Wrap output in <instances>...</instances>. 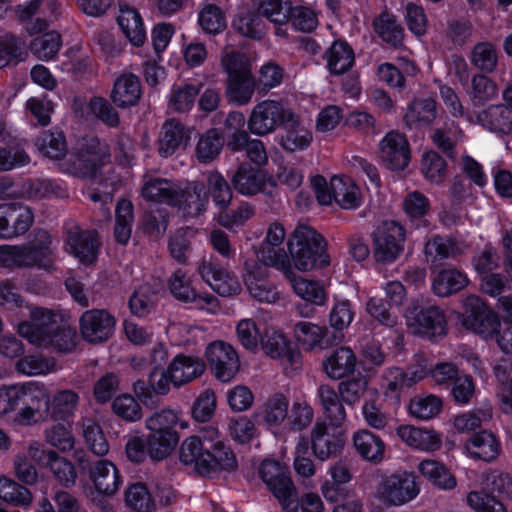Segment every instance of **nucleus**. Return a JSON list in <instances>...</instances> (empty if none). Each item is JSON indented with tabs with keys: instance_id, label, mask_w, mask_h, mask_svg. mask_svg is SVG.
I'll list each match as a JSON object with an SVG mask.
<instances>
[{
	"instance_id": "nucleus-63",
	"label": "nucleus",
	"mask_w": 512,
	"mask_h": 512,
	"mask_svg": "<svg viewBox=\"0 0 512 512\" xmlns=\"http://www.w3.org/2000/svg\"><path fill=\"white\" fill-rule=\"evenodd\" d=\"M45 441L60 450L61 452H67L74 448L75 437L71 430L69 423H58L52 425L44 432Z\"/></svg>"
},
{
	"instance_id": "nucleus-15",
	"label": "nucleus",
	"mask_w": 512,
	"mask_h": 512,
	"mask_svg": "<svg viewBox=\"0 0 512 512\" xmlns=\"http://www.w3.org/2000/svg\"><path fill=\"white\" fill-rule=\"evenodd\" d=\"M285 278L289 282L294 294L305 302V305L297 307L301 316L309 317L314 312L310 307L324 306L326 304L327 293L322 281L303 277L296 274L294 270L289 272Z\"/></svg>"
},
{
	"instance_id": "nucleus-60",
	"label": "nucleus",
	"mask_w": 512,
	"mask_h": 512,
	"mask_svg": "<svg viewBox=\"0 0 512 512\" xmlns=\"http://www.w3.org/2000/svg\"><path fill=\"white\" fill-rule=\"evenodd\" d=\"M126 504L137 512H151L156 507V498L145 484L131 485L125 494Z\"/></svg>"
},
{
	"instance_id": "nucleus-35",
	"label": "nucleus",
	"mask_w": 512,
	"mask_h": 512,
	"mask_svg": "<svg viewBox=\"0 0 512 512\" xmlns=\"http://www.w3.org/2000/svg\"><path fill=\"white\" fill-rule=\"evenodd\" d=\"M289 399L282 393H275L263 402L255 412L259 422L271 427H279L288 417Z\"/></svg>"
},
{
	"instance_id": "nucleus-6",
	"label": "nucleus",
	"mask_w": 512,
	"mask_h": 512,
	"mask_svg": "<svg viewBox=\"0 0 512 512\" xmlns=\"http://www.w3.org/2000/svg\"><path fill=\"white\" fill-rule=\"evenodd\" d=\"M180 461L191 466L198 474L207 476L219 470L236 467V457L231 449L219 450V455L206 447L199 436L183 440L179 449Z\"/></svg>"
},
{
	"instance_id": "nucleus-21",
	"label": "nucleus",
	"mask_w": 512,
	"mask_h": 512,
	"mask_svg": "<svg viewBox=\"0 0 512 512\" xmlns=\"http://www.w3.org/2000/svg\"><path fill=\"white\" fill-rule=\"evenodd\" d=\"M313 142V132L299 115L291 111L282 124L279 145L288 153L302 152Z\"/></svg>"
},
{
	"instance_id": "nucleus-13",
	"label": "nucleus",
	"mask_w": 512,
	"mask_h": 512,
	"mask_svg": "<svg viewBox=\"0 0 512 512\" xmlns=\"http://www.w3.org/2000/svg\"><path fill=\"white\" fill-rule=\"evenodd\" d=\"M205 357L212 374L221 382L232 381L240 371L238 352L228 342L216 340L209 343L205 349Z\"/></svg>"
},
{
	"instance_id": "nucleus-19",
	"label": "nucleus",
	"mask_w": 512,
	"mask_h": 512,
	"mask_svg": "<svg viewBox=\"0 0 512 512\" xmlns=\"http://www.w3.org/2000/svg\"><path fill=\"white\" fill-rule=\"evenodd\" d=\"M406 319L409 330L415 335L432 339L446 334V318L437 307L411 311L406 315Z\"/></svg>"
},
{
	"instance_id": "nucleus-5",
	"label": "nucleus",
	"mask_w": 512,
	"mask_h": 512,
	"mask_svg": "<svg viewBox=\"0 0 512 512\" xmlns=\"http://www.w3.org/2000/svg\"><path fill=\"white\" fill-rule=\"evenodd\" d=\"M464 313L459 316L461 324L483 338L496 335V341L504 353L512 352V328L498 332L500 320L497 314L485 305L476 295L467 296L463 300Z\"/></svg>"
},
{
	"instance_id": "nucleus-57",
	"label": "nucleus",
	"mask_w": 512,
	"mask_h": 512,
	"mask_svg": "<svg viewBox=\"0 0 512 512\" xmlns=\"http://www.w3.org/2000/svg\"><path fill=\"white\" fill-rule=\"evenodd\" d=\"M255 90V79L252 74L228 79L227 97L230 101L238 104H247Z\"/></svg>"
},
{
	"instance_id": "nucleus-50",
	"label": "nucleus",
	"mask_w": 512,
	"mask_h": 512,
	"mask_svg": "<svg viewBox=\"0 0 512 512\" xmlns=\"http://www.w3.org/2000/svg\"><path fill=\"white\" fill-rule=\"evenodd\" d=\"M443 409V401L434 394H419L410 399L409 415L417 420L427 421L438 416Z\"/></svg>"
},
{
	"instance_id": "nucleus-9",
	"label": "nucleus",
	"mask_w": 512,
	"mask_h": 512,
	"mask_svg": "<svg viewBox=\"0 0 512 512\" xmlns=\"http://www.w3.org/2000/svg\"><path fill=\"white\" fill-rule=\"evenodd\" d=\"M419 492L416 476L412 472L397 471L381 477L374 495L386 505L400 506L415 499Z\"/></svg>"
},
{
	"instance_id": "nucleus-17",
	"label": "nucleus",
	"mask_w": 512,
	"mask_h": 512,
	"mask_svg": "<svg viewBox=\"0 0 512 512\" xmlns=\"http://www.w3.org/2000/svg\"><path fill=\"white\" fill-rule=\"evenodd\" d=\"M345 444V430L342 424L317 422L311 431V445L314 455L324 461L337 454Z\"/></svg>"
},
{
	"instance_id": "nucleus-56",
	"label": "nucleus",
	"mask_w": 512,
	"mask_h": 512,
	"mask_svg": "<svg viewBox=\"0 0 512 512\" xmlns=\"http://www.w3.org/2000/svg\"><path fill=\"white\" fill-rule=\"evenodd\" d=\"M373 25L376 33L387 44L394 47L402 44L404 31L394 15L384 12L374 20Z\"/></svg>"
},
{
	"instance_id": "nucleus-4",
	"label": "nucleus",
	"mask_w": 512,
	"mask_h": 512,
	"mask_svg": "<svg viewBox=\"0 0 512 512\" xmlns=\"http://www.w3.org/2000/svg\"><path fill=\"white\" fill-rule=\"evenodd\" d=\"M149 431L147 448L150 456L155 460L166 458L179 442L176 427L187 429L188 421L181 410L163 408L145 420Z\"/></svg>"
},
{
	"instance_id": "nucleus-37",
	"label": "nucleus",
	"mask_w": 512,
	"mask_h": 512,
	"mask_svg": "<svg viewBox=\"0 0 512 512\" xmlns=\"http://www.w3.org/2000/svg\"><path fill=\"white\" fill-rule=\"evenodd\" d=\"M237 192L245 196H253L264 192L270 180L258 169L242 164L232 178Z\"/></svg>"
},
{
	"instance_id": "nucleus-8",
	"label": "nucleus",
	"mask_w": 512,
	"mask_h": 512,
	"mask_svg": "<svg viewBox=\"0 0 512 512\" xmlns=\"http://www.w3.org/2000/svg\"><path fill=\"white\" fill-rule=\"evenodd\" d=\"M315 197L321 205L335 201L342 209H356L362 203V194L355 181L346 175H334L329 183L321 175L310 180Z\"/></svg>"
},
{
	"instance_id": "nucleus-31",
	"label": "nucleus",
	"mask_w": 512,
	"mask_h": 512,
	"mask_svg": "<svg viewBox=\"0 0 512 512\" xmlns=\"http://www.w3.org/2000/svg\"><path fill=\"white\" fill-rule=\"evenodd\" d=\"M352 446L363 460L378 464L385 458L386 445L383 439L368 429H359L352 435Z\"/></svg>"
},
{
	"instance_id": "nucleus-49",
	"label": "nucleus",
	"mask_w": 512,
	"mask_h": 512,
	"mask_svg": "<svg viewBox=\"0 0 512 512\" xmlns=\"http://www.w3.org/2000/svg\"><path fill=\"white\" fill-rule=\"evenodd\" d=\"M39 152L46 158L61 163L67 155L65 136L60 131H45L36 142Z\"/></svg>"
},
{
	"instance_id": "nucleus-58",
	"label": "nucleus",
	"mask_w": 512,
	"mask_h": 512,
	"mask_svg": "<svg viewBox=\"0 0 512 512\" xmlns=\"http://www.w3.org/2000/svg\"><path fill=\"white\" fill-rule=\"evenodd\" d=\"M157 302L156 290L148 285H142L132 294L129 300V308L132 314L145 317L150 314Z\"/></svg>"
},
{
	"instance_id": "nucleus-54",
	"label": "nucleus",
	"mask_w": 512,
	"mask_h": 512,
	"mask_svg": "<svg viewBox=\"0 0 512 512\" xmlns=\"http://www.w3.org/2000/svg\"><path fill=\"white\" fill-rule=\"evenodd\" d=\"M464 501L473 512H507L502 501L483 487L481 490L469 491Z\"/></svg>"
},
{
	"instance_id": "nucleus-64",
	"label": "nucleus",
	"mask_w": 512,
	"mask_h": 512,
	"mask_svg": "<svg viewBox=\"0 0 512 512\" xmlns=\"http://www.w3.org/2000/svg\"><path fill=\"white\" fill-rule=\"evenodd\" d=\"M37 512H85L77 499L67 492H58L53 503L46 498L41 499L37 505Z\"/></svg>"
},
{
	"instance_id": "nucleus-53",
	"label": "nucleus",
	"mask_w": 512,
	"mask_h": 512,
	"mask_svg": "<svg viewBox=\"0 0 512 512\" xmlns=\"http://www.w3.org/2000/svg\"><path fill=\"white\" fill-rule=\"evenodd\" d=\"M326 59L330 72L339 75L352 67L354 53L347 43L335 41L326 52Z\"/></svg>"
},
{
	"instance_id": "nucleus-41",
	"label": "nucleus",
	"mask_w": 512,
	"mask_h": 512,
	"mask_svg": "<svg viewBox=\"0 0 512 512\" xmlns=\"http://www.w3.org/2000/svg\"><path fill=\"white\" fill-rule=\"evenodd\" d=\"M259 265L266 268L273 267L280 270L284 277L292 271L291 262L288 253L281 246H272L267 243H261L254 250L253 257Z\"/></svg>"
},
{
	"instance_id": "nucleus-44",
	"label": "nucleus",
	"mask_w": 512,
	"mask_h": 512,
	"mask_svg": "<svg viewBox=\"0 0 512 512\" xmlns=\"http://www.w3.org/2000/svg\"><path fill=\"white\" fill-rule=\"evenodd\" d=\"M469 283L467 275L455 268H447L439 271L432 282L434 293L445 297L464 289Z\"/></svg>"
},
{
	"instance_id": "nucleus-62",
	"label": "nucleus",
	"mask_w": 512,
	"mask_h": 512,
	"mask_svg": "<svg viewBox=\"0 0 512 512\" xmlns=\"http://www.w3.org/2000/svg\"><path fill=\"white\" fill-rule=\"evenodd\" d=\"M200 87L193 84L175 85L171 89L169 105L177 112L189 111L196 100Z\"/></svg>"
},
{
	"instance_id": "nucleus-26",
	"label": "nucleus",
	"mask_w": 512,
	"mask_h": 512,
	"mask_svg": "<svg viewBox=\"0 0 512 512\" xmlns=\"http://www.w3.org/2000/svg\"><path fill=\"white\" fill-rule=\"evenodd\" d=\"M261 346L267 356L279 360L283 366H294L299 363V352L279 330L267 329L261 338Z\"/></svg>"
},
{
	"instance_id": "nucleus-28",
	"label": "nucleus",
	"mask_w": 512,
	"mask_h": 512,
	"mask_svg": "<svg viewBox=\"0 0 512 512\" xmlns=\"http://www.w3.org/2000/svg\"><path fill=\"white\" fill-rule=\"evenodd\" d=\"M197 270L201 278L220 296H234L241 292L238 279L226 269L202 261Z\"/></svg>"
},
{
	"instance_id": "nucleus-11",
	"label": "nucleus",
	"mask_w": 512,
	"mask_h": 512,
	"mask_svg": "<svg viewBox=\"0 0 512 512\" xmlns=\"http://www.w3.org/2000/svg\"><path fill=\"white\" fill-rule=\"evenodd\" d=\"M372 238L373 256L378 263L391 264L404 251L405 229L396 221H383L373 232Z\"/></svg>"
},
{
	"instance_id": "nucleus-20",
	"label": "nucleus",
	"mask_w": 512,
	"mask_h": 512,
	"mask_svg": "<svg viewBox=\"0 0 512 512\" xmlns=\"http://www.w3.org/2000/svg\"><path fill=\"white\" fill-rule=\"evenodd\" d=\"M501 451L500 438L487 429L473 433L462 444V453L474 461L493 462Z\"/></svg>"
},
{
	"instance_id": "nucleus-30",
	"label": "nucleus",
	"mask_w": 512,
	"mask_h": 512,
	"mask_svg": "<svg viewBox=\"0 0 512 512\" xmlns=\"http://www.w3.org/2000/svg\"><path fill=\"white\" fill-rule=\"evenodd\" d=\"M46 399L45 411L50 419L54 421H65L72 417L79 404V395L71 389H63L55 392L51 398L38 396L36 400Z\"/></svg>"
},
{
	"instance_id": "nucleus-10",
	"label": "nucleus",
	"mask_w": 512,
	"mask_h": 512,
	"mask_svg": "<svg viewBox=\"0 0 512 512\" xmlns=\"http://www.w3.org/2000/svg\"><path fill=\"white\" fill-rule=\"evenodd\" d=\"M259 474L285 511L298 510L296 489L285 465L273 459H266L260 466Z\"/></svg>"
},
{
	"instance_id": "nucleus-32",
	"label": "nucleus",
	"mask_w": 512,
	"mask_h": 512,
	"mask_svg": "<svg viewBox=\"0 0 512 512\" xmlns=\"http://www.w3.org/2000/svg\"><path fill=\"white\" fill-rule=\"evenodd\" d=\"M118 25L127 39L135 46H141L146 40V29L140 13L127 2L119 5Z\"/></svg>"
},
{
	"instance_id": "nucleus-33",
	"label": "nucleus",
	"mask_w": 512,
	"mask_h": 512,
	"mask_svg": "<svg viewBox=\"0 0 512 512\" xmlns=\"http://www.w3.org/2000/svg\"><path fill=\"white\" fill-rule=\"evenodd\" d=\"M7 239L18 238L29 231L35 217L32 209L20 202L6 203Z\"/></svg>"
},
{
	"instance_id": "nucleus-7",
	"label": "nucleus",
	"mask_w": 512,
	"mask_h": 512,
	"mask_svg": "<svg viewBox=\"0 0 512 512\" xmlns=\"http://www.w3.org/2000/svg\"><path fill=\"white\" fill-rule=\"evenodd\" d=\"M110 162V149L97 138L85 139L59 163V169L81 178L95 177L98 171Z\"/></svg>"
},
{
	"instance_id": "nucleus-14",
	"label": "nucleus",
	"mask_w": 512,
	"mask_h": 512,
	"mask_svg": "<svg viewBox=\"0 0 512 512\" xmlns=\"http://www.w3.org/2000/svg\"><path fill=\"white\" fill-rule=\"evenodd\" d=\"M291 109L275 100H264L252 109L247 120L249 131L256 136H265L273 133L284 123Z\"/></svg>"
},
{
	"instance_id": "nucleus-45",
	"label": "nucleus",
	"mask_w": 512,
	"mask_h": 512,
	"mask_svg": "<svg viewBox=\"0 0 512 512\" xmlns=\"http://www.w3.org/2000/svg\"><path fill=\"white\" fill-rule=\"evenodd\" d=\"M436 117V102L432 98L413 100L406 109L404 122L409 128L429 125Z\"/></svg>"
},
{
	"instance_id": "nucleus-23",
	"label": "nucleus",
	"mask_w": 512,
	"mask_h": 512,
	"mask_svg": "<svg viewBox=\"0 0 512 512\" xmlns=\"http://www.w3.org/2000/svg\"><path fill=\"white\" fill-rule=\"evenodd\" d=\"M379 156L389 169H405L410 161V148L406 137L398 131L387 133L379 143Z\"/></svg>"
},
{
	"instance_id": "nucleus-55",
	"label": "nucleus",
	"mask_w": 512,
	"mask_h": 512,
	"mask_svg": "<svg viewBox=\"0 0 512 512\" xmlns=\"http://www.w3.org/2000/svg\"><path fill=\"white\" fill-rule=\"evenodd\" d=\"M228 146L234 151L245 150L251 162L263 166L268 162V156L261 140L251 139L248 133L237 136L235 141H229Z\"/></svg>"
},
{
	"instance_id": "nucleus-12",
	"label": "nucleus",
	"mask_w": 512,
	"mask_h": 512,
	"mask_svg": "<svg viewBox=\"0 0 512 512\" xmlns=\"http://www.w3.org/2000/svg\"><path fill=\"white\" fill-rule=\"evenodd\" d=\"M168 290L178 301L198 310L215 314L220 310L219 301L209 293H200L192 286L190 276L182 271L176 270L168 278Z\"/></svg>"
},
{
	"instance_id": "nucleus-27",
	"label": "nucleus",
	"mask_w": 512,
	"mask_h": 512,
	"mask_svg": "<svg viewBox=\"0 0 512 512\" xmlns=\"http://www.w3.org/2000/svg\"><path fill=\"white\" fill-rule=\"evenodd\" d=\"M88 475L95 490L101 495L113 496L122 485L118 468L107 459H100L91 463Z\"/></svg>"
},
{
	"instance_id": "nucleus-29",
	"label": "nucleus",
	"mask_w": 512,
	"mask_h": 512,
	"mask_svg": "<svg viewBox=\"0 0 512 512\" xmlns=\"http://www.w3.org/2000/svg\"><path fill=\"white\" fill-rule=\"evenodd\" d=\"M167 368L172 378V385L180 388L200 377L205 371V364L198 357L178 354Z\"/></svg>"
},
{
	"instance_id": "nucleus-48",
	"label": "nucleus",
	"mask_w": 512,
	"mask_h": 512,
	"mask_svg": "<svg viewBox=\"0 0 512 512\" xmlns=\"http://www.w3.org/2000/svg\"><path fill=\"white\" fill-rule=\"evenodd\" d=\"M30 253V266L49 268L52 264V238L46 230H37L33 239L24 246Z\"/></svg>"
},
{
	"instance_id": "nucleus-51",
	"label": "nucleus",
	"mask_w": 512,
	"mask_h": 512,
	"mask_svg": "<svg viewBox=\"0 0 512 512\" xmlns=\"http://www.w3.org/2000/svg\"><path fill=\"white\" fill-rule=\"evenodd\" d=\"M80 426L88 449L95 455H106L109 451V444L101 426L91 418L81 419Z\"/></svg>"
},
{
	"instance_id": "nucleus-36",
	"label": "nucleus",
	"mask_w": 512,
	"mask_h": 512,
	"mask_svg": "<svg viewBox=\"0 0 512 512\" xmlns=\"http://www.w3.org/2000/svg\"><path fill=\"white\" fill-rule=\"evenodd\" d=\"M141 97V84L134 74L123 73L114 82L111 92L113 103L120 108L137 104Z\"/></svg>"
},
{
	"instance_id": "nucleus-59",
	"label": "nucleus",
	"mask_w": 512,
	"mask_h": 512,
	"mask_svg": "<svg viewBox=\"0 0 512 512\" xmlns=\"http://www.w3.org/2000/svg\"><path fill=\"white\" fill-rule=\"evenodd\" d=\"M482 487L494 495L512 496V475L498 470L490 469L481 475Z\"/></svg>"
},
{
	"instance_id": "nucleus-34",
	"label": "nucleus",
	"mask_w": 512,
	"mask_h": 512,
	"mask_svg": "<svg viewBox=\"0 0 512 512\" xmlns=\"http://www.w3.org/2000/svg\"><path fill=\"white\" fill-rule=\"evenodd\" d=\"M477 122L490 132L512 133V109L504 104L491 105L477 114Z\"/></svg>"
},
{
	"instance_id": "nucleus-61",
	"label": "nucleus",
	"mask_w": 512,
	"mask_h": 512,
	"mask_svg": "<svg viewBox=\"0 0 512 512\" xmlns=\"http://www.w3.org/2000/svg\"><path fill=\"white\" fill-rule=\"evenodd\" d=\"M0 499L15 505H28L32 502V495L12 478L0 474Z\"/></svg>"
},
{
	"instance_id": "nucleus-40",
	"label": "nucleus",
	"mask_w": 512,
	"mask_h": 512,
	"mask_svg": "<svg viewBox=\"0 0 512 512\" xmlns=\"http://www.w3.org/2000/svg\"><path fill=\"white\" fill-rule=\"evenodd\" d=\"M357 358L349 347H340L333 351L324 361L323 369L331 379H341L351 374L356 367Z\"/></svg>"
},
{
	"instance_id": "nucleus-42",
	"label": "nucleus",
	"mask_w": 512,
	"mask_h": 512,
	"mask_svg": "<svg viewBox=\"0 0 512 512\" xmlns=\"http://www.w3.org/2000/svg\"><path fill=\"white\" fill-rule=\"evenodd\" d=\"M172 378L168 368L160 372L153 371L148 378V384L144 381H137L133 385V391L143 402H146L152 395L164 396L170 392Z\"/></svg>"
},
{
	"instance_id": "nucleus-3",
	"label": "nucleus",
	"mask_w": 512,
	"mask_h": 512,
	"mask_svg": "<svg viewBox=\"0 0 512 512\" xmlns=\"http://www.w3.org/2000/svg\"><path fill=\"white\" fill-rule=\"evenodd\" d=\"M326 247L325 239L314 228L298 225L287 240L292 270L308 272L329 265Z\"/></svg>"
},
{
	"instance_id": "nucleus-38",
	"label": "nucleus",
	"mask_w": 512,
	"mask_h": 512,
	"mask_svg": "<svg viewBox=\"0 0 512 512\" xmlns=\"http://www.w3.org/2000/svg\"><path fill=\"white\" fill-rule=\"evenodd\" d=\"M419 474L429 483L441 490H453L457 479L449 468L435 459H424L417 466Z\"/></svg>"
},
{
	"instance_id": "nucleus-2",
	"label": "nucleus",
	"mask_w": 512,
	"mask_h": 512,
	"mask_svg": "<svg viewBox=\"0 0 512 512\" xmlns=\"http://www.w3.org/2000/svg\"><path fill=\"white\" fill-rule=\"evenodd\" d=\"M38 396H46V389L33 382L0 386V419L6 420L14 413L15 425L36 424L41 419L40 410L33 406Z\"/></svg>"
},
{
	"instance_id": "nucleus-25",
	"label": "nucleus",
	"mask_w": 512,
	"mask_h": 512,
	"mask_svg": "<svg viewBox=\"0 0 512 512\" xmlns=\"http://www.w3.org/2000/svg\"><path fill=\"white\" fill-rule=\"evenodd\" d=\"M186 218H195L206 211L208 206V194L204 184L193 181L184 189L178 186L177 195L172 203Z\"/></svg>"
},
{
	"instance_id": "nucleus-22",
	"label": "nucleus",
	"mask_w": 512,
	"mask_h": 512,
	"mask_svg": "<svg viewBox=\"0 0 512 512\" xmlns=\"http://www.w3.org/2000/svg\"><path fill=\"white\" fill-rule=\"evenodd\" d=\"M67 251L85 265L96 261L100 248L98 235L93 230H82L77 225L68 228Z\"/></svg>"
},
{
	"instance_id": "nucleus-18",
	"label": "nucleus",
	"mask_w": 512,
	"mask_h": 512,
	"mask_svg": "<svg viewBox=\"0 0 512 512\" xmlns=\"http://www.w3.org/2000/svg\"><path fill=\"white\" fill-rule=\"evenodd\" d=\"M115 325V317L104 309L87 310L79 319L83 339L93 344L107 341L114 333Z\"/></svg>"
},
{
	"instance_id": "nucleus-1",
	"label": "nucleus",
	"mask_w": 512,
	"mask_h": 512,
	"mask_svg": "<svg viewBox=\"0 0 512 512\" xmlns=\"http://www.w3.org/2000/svg\"><path fill=\"white\" fill-rule=\"evenodd\" d=\"M29 311L31 320L18 324L20 336L33 345L58 352H72L76 348V330L63 314L40 307L29 308Z\"/></svg>"
},
{
	"instance_id": "nucleus-16",
	"label": "nucleus",
	"mask_w": 512,
	"mask_h": 512,
	"mask_svg": "<svg viewBox=\"0 0 512 512\" xmlns=\"http://www.w3.org/2000/svg\"><path fill=\"white\" fill-rule=\"evenodd\" d=\"M268 270L256 260L244 261L243 282L249 295L263 303L273 304L280 300L277 287L268 281Z\"/></svg>"
},
{
	"instance_id": "nucleus-24",
	"label": "nucleus",
	"mask_w": 512,
	"mask_h": 512,
	"mask_svg": "<svg viewBox=\"0 0 512 512\" xmlns=\"http://www.w3.org/2000/svg\"><path fill=\"white\" fill-rule=\"evenodd\" d=\"M396 434L406 446L425 453L438 451L443 442L442 434L428 427L403 424L397 427Z\"/></svg>"
},
{
	"instance_id": "nucleus-46",
	"label": "nucleus",
	"mask_w": 512,
	"mask_h": 512,
	"mask_svg": "<svg viewBox=\"0 0 512 512\" xmlns=\"http://www.w3.org/2000/svg\"><path fill=\"white\" fill-rule=\"evenodd\" d=\"M339 392L329 385H320L317 389V401L323 413L331 423L343 424L347 419L344 406L339 398Z\"/></svg>"
},
{
	"instance_id": "nucleus-39",
	"label": "nucleus",
	"mask_w": 512,
	"mask_h": 512,
	"mask_svg": "<svg viewBox=\"0 0 512 512\" xmlns=\"http://www.w3.org/2000/svg\"><path fill=\"white\" fill-rule=\"evenodd\" d=\"M190 138L189 130L176 120L166 121L162 127L159 138V153L163 157H169L180 146L185 145Z\"/></svg>"
},
{
	"instance_id": "nucleus-43",
	"label": "nucleus",
	"mask_w": 512,
	"mask_h": 512,
	"mask_svg": "<svg viewBox=\"0 0 512 512\" xmlns=\"http://www.w3.org/2000/svg\"><path fill=\"white\" fill-rule=\"evenodd\" d=\"M466 249L467 246L462 241L434 236L425 243L424 254L428 262L434 263L438 260L460 255Z\"/></svg>"
},
{
	"instance_id": "nucleus-52",
	"label": "nucleus",
	"mask_w": 512,
	"mask_h": 512,
	"mask_svg": "<svg viewBox=\"0 0 512 512\" xmlns=\"http://www.w3.org/2000/svg\"><path fill=\"white\" fill-rule=\"evenodd\" d=\"M62 47L61 35L57 31H48L34 38L30 43L32 54L41 61H50L56 57Z\"/></svg>"
},
{
	"instance_id": "nucleus-47",
	"label": "nucleus",
	"mask_w": 512,
	"mask_h": 512,
	"mask_svg": "<svg viewBox=\"0 0 512 512\" xmlns=\"http://www.w3.org/2000/svg\"><path fill=\"white\" fill-rule=\"evenodd\" d=\"M178 185L164 178L148 177L144 179L141 195L152 202H164L172 205Z\"/></svg>"
}]
</instances>
